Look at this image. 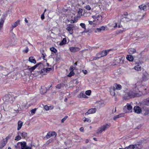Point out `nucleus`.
<instances>
[{
  "mask_svg": "<svg viewBox=\"0 0 149 149\" xmlns=\"http://www.w3.org/2000/svg\"><path fill=\"white\" fill-rule=\"evenodd\" d=\"M127 149H134L135 147L133 145H130L128 147H126Z\"/></svg>",
  "mask_w": 149,
  "mask_h": 149,
  "instance_id": "nucleus-35",
  "label": "nucleus"
},
{
  "mask_svg": "<svg viewBox=\"0 0 149 149\" xmlns=\"http://www.w3.org/2000/svg\"><path fill=\"white\" fill-rule=\"evenodd\" d=\"M69 49L71 52L73 53L78 52L80 50L79 48L77 47H70Z\"/></svg>",
  "mask_w": 149,
  "mask_h": 149,
  "instance_id": "nucleus-11",
  "label": "nucleus"
},
{
  "mask_svg": "<svg viewBox=\"0 0 149 149\" xmlns=\"http://www.w3.org/2000/svg\"><path fill=\"white\" fill-rule=\"evenodd\" d=\"M134 69L137 71H140L141 69V66L139 64L136 65L134 67Z\"/></svg>",
  "mask_w": 149,
  "mask_h": 149,
  "instance_id": "nucleus-23",
  "label": "nucleus"
},
{
  "mask_svg": "<svg viewBox=\"0 0 149 149\" xmlns=\"http://www.w3.org/2000/svg\"><path fill=\"white\" fill-rule=\"evenodd\" d=\"M56 87L59 89H61V84H58L56 86Z\"/></svg>",
  "mask_w": 149,
  "mask_h": 149,
  "instance_id": "nucleus-48",
  "label": "nucleus"
},
{
  "mask_svg": "<svg viewBox=\"0 0 149 149\" xmlns=\"http://www.w3.org/2000/svg\"><path fill=\"white\" fill-rule=\"evenodd\" d=\"M10 139V137L9 136H8L6 138H5L4 139H6L7 142L8 140V139Z\"/></svg>",
  "mask_w": 149,
  "mask_h": 149,
  "instance_id": "nucleus-61",
  "label": "nucleus"
},
{
  "mask_svg": "<svg viewBox=\"0 0 149 149\" xmlns=\"http://www.w3.org/2000/svg\"><path fill=\"white\" fill-rule=\"evenodd\" d=\"M36 108H35V109H32L31 110V113L33 114L35 113L36 112Z\"/></svg>",
  "mask_w": 149,
  "mask_h": 149,
  "instance_id": "nucleus-50",
  "label": "nucleus"
},
{
  "mask_svg": "<svg viewBox=\"0 0 149 149\" xmlns=\"http://www.w3.org/2000/svg\"><path fill=\"white\" fill-rule=\"evenodd\" d=\"M29 61L32 63L35 64L36 63V61L34 58V57L31 56L29 57Z\"/></svg>",
  "mask_w": 149,
  "mask_h": 149,
  "instance_id": "nucleus-16",
  "label": "nucleus"
},
{
  "mask_svg": "<svg viewBox=\"0 0 149 149\" xmlns=\"http://www.w3.org/2000/svg\"><path fill=\"white\" fill-rule=\"evenodd\" d=\"M101 53H100H100H98L97 54L95 58H100L101 57H101Z\"/></svg>",
  "mask_w": 149,
  "mask_h": 149,
  "instance_id": "nucleus-38",
  "label": "nucleus"
},
{
  "mask_svg": "<svg viewBox=\"0 0 149 149\" xmlns=\"http://www.w3.org/2000/svg\"><path fill=\"white\" fill-rule=\"evenodd\" d=\"M89 141V140L88 139H86L85 141L86 143H88Z\"/></svg>",
  "mask_w": 149,
  "mask_h": 149,
  "instance_id": "nucleus-59",
  "label": "nucleus"
},
{
  "mask_svg": "<svg viewBox=\"0 0 149 149\" xmlns=\"http://www.w3.org/2000/svg\"><path fill=\"white\" fill-rule=\"evenodd\" d=\"M145 104L146 105H148L149 104V97L145 100Z\"/></svg>",
  "mask_w": 149,
  "mask_h": 149,
  "instance_id": "nucleus-45",
  "label": "nucleus"
},
{
  "mask_svg": "<svg viewBox=\"0 0 149 149\" xmlns=\"http://www.w3.org/2000/svg\"><path fill=\"white\" fill-rule=\"evenodd\" d=\"M142 80L146 81L149 79V72L146 71H143L142 73Z\"/></svg>",
  "mask_w": 149,
  "mask_h": 149,
  "instance_id": "nucleus-6",
  "label": "nucleus"
},
{
  "mask_svg": "<svg viewBox=\"0 0 149 149\" xmlns=\"http://www.w3.org/2000/svg\"><path fill=\"white\" fill-rule=\"evenodd\" d=\"M74 72H70L69 74L68 75V76L69 77H71L72 76L74 75Z\"/></svg>",
  "mask_w": 149,
  "mask_h": 149,
  "instance_id": "nucleus-39",
  "label": "nucleus"
},
{
  "mask_svg": "<svg viewBox=\"0 0 149 149\" xmlns=\"http://www.w3.org/2000/svg\"><path fill=\"white\" fill-rule=\"evenodd\" d=\"M72 21L73 22V23H74V22H76L77 21V20H75L74 19V20H72Z\"/></svg>",
  "mask_w": 149,
  "mask_h": 149,
  "instance_id": "nucleus-63",
  "label": "nucleus"
},
{
  "mask_svg": "<svg viewBox=\"0 0 149 149\" xmlns=\"http://www.w3.org/2000/svg\"><path fill=\"white\" fill-rule=\"evenodd\" d=\"M14 147L17 149H32V146H27L25 141L18 142L17 145H15Z\"/></svg>",
  "mask_w": 149,
  "mask_h": 149,
  "instance_id": "nucleus-1",
  "label": "nucleus"
},
{
  "mask_svg": "<svg viewBox=\"0 0 149 149\" xmlns=\"http://www.w3.org/2000/svg\"><path fill=\"white\" fill-rule=\"evenodd\" d=\"M78 97L79 98H87L85 94L83 93H81L78 95Z\"/></svg>",
  "mask_w": 149,
  "mask_h": 149,
  "instance_id": "nucleus-18",
  "label": "nucleus"
},
{
  "mask_svg": "<svg viewBox=\"0 0 149 149\" xmlns=\"http://www.w3.org/2000/svg\"><path fill=\"white\" fill-rule=\"evenodd\" d=\"M21 139V137L20 136H17L15 137V140L18 141Z\"/></svg>",
  "mask_w": 149,
  "mask_h": 149,
  "instance_id": "nucleus-46",
  "label": "nucleus"
},
{
  "mask_svg": "<svg viewBox=\"0 0 149 149\" xmlns=\"http://www.w3.org/2000/svg\"><path fill=\"white\" fill-rule=\"evenodd\" d=\"M110 127V124H106L100 127L97 131V134L101 133L103 131L106 130Z\"/></svg>",
  "mask_w": 149,
  "mask_h": 149,
  "instance_id": "nucleus-3",
  "label": "nucleus"
},
{
  "mask_svg": "<svg viewBox=\"0 0 149 149\" xmlns=\"http://www.w3.org/2000/svg\"><path fill=\"white\" fill-rule=\"evenodd\" d=\"M29 51V48L27 47H26L25 49L23 50V52L26 53H27Z\"/></svg>",
  "mask_w": 149,
  "mask_h": 149,
  "instance_id": "nucleus-47",
  "label": "nucleus"
},
{
  "mask_svg": "<svg viewBox=\"0 0 149 149\" xmlns=\"http://www.w3.org/2000/svg\"><path fill=\"white\" fill-rule=\"evenodd\" d=\"M139 7L141 10H144L147 7L146 5L143 4L140 5Z\"/></svg>",
  "mask_w": 149,
  "mask_h": 149,
  "instance_id": "nucleus-22",
  "label": "nucleus"
},
{
  "mask_svg": "<svg viewBox=\"0 0 149 149\" xmlns=\"http://www.w3.org/2000/svg\"><path fill=\"white\" fill-rule=\"evenodd\" d=\"M74 67L72 66H71L69 68V70L70 72H73V71L74 70Z\"/></svg>",
  "mask_w": 149,
  "mask_h": 149,
  "instance_id": "nucleus-44",
  "label": "nucleus"
},
{
  "mask_svg": "<svg viewBox=\"0 0 149 149\" xmlns=\"http://www.w3.org/2000/svg\"><path fill=\"white\" fill-rule=\"evenodd\" d=\"M53 109V107L52 106H49V109Z\"/></svg>",
  "mask_w": 149,
  "mask_h": 149,
  "instance_id": "nucleus-62",
  "label": "nucleus"
},
{
  "mask_svg": "<svg viewBox=\"0 0 149 149\" xmlns=\"http://www.w3.org/2000/svg\"><path fill=\"white\" fill-rule=\"evenodd\" d=\"M80 130L81 132H83L84 131V128L83 127H81L80 128Z\"/></svg>",
  "mask_w": 149,
  "mask_h": 149,
  "instance_id": "nucleus-58",
  "label": "nucleus"
},
{
  "mask_svg": "<svg viewBox=\"0 0 149 149\" xmlns=\"http://www.w3.org/2000/svg\"><path fill=\"white\" fill-rule=\"evenodd\" d=\"M117 27H118L119 28H120L122 27V26L120 24H118V25H117Z\"/></svg>",
  "mask_w": 149,
  "mask_h": 149,
  "instance_id": "nucleus-57",
  "label": "nucleus"
},
{
  "mask_svg": "<svg viewBox=\"0 0 149 149\" xmlns=\"http://www.w3.org/2000/svg\"><path fill=\"white\" fill-rule=\"evenodd\" d=\"M40 92L42 94H44V93L46 92V90L45 88H41L40 89Z\"/></svg>",
  "mask_w": 149,
  "mask_h": 149,
  "instance_id": "nucleus-30",
  "label": "nucleus"
},
{
  "mask_svg": "<svg viewBox=\"0 0 149 149\" xmlns=\"http://www.w3.org/2000/svg\"><path fill=\"white\" fill-rule=\"evenodd\" d=\"M115 88H112L110 89V93L111 95L112 96H114L115 95Z\"/></svg>",
  "mask_w": 149,
  "mask_h": 149,
  "instance_id": "nucleus-26",
  "label": "nucleus"
},
{
  "mask_svg": "<svg viewBox=\"0 0 149 149\" xmlns=\"http://www.w3.org/2000/svg\"><path fill=\"white\" fill-rule=\"evenodd\" d=\"M128 52L129 53L132 54L136 52V51L134 48H130L128 49Z\"/></svg>",
  "mask_w": 149,
  "mask_h": 149,
  "instance_id": "nucleus-24",
  "label": "nucleus"
},
{
  "mask_svg": "<svg viewBox=\"0 0 149 149\" xmlns=\"http://www.w3.org/2000/svg\"><path fill=\"white\" fill-rule=\"evenodd\" d=\"M20 21L19 20H17L14 23L12 24V28L13 29L14 28L16 27L17 25V24H19Z\"/></svg>",
  "mask_w": 149,
  "mask_h": 149,
  "instance_id": "nucleus-25",
  "label": "nucleus"
},
{
  "mask_svg": "<svg viewBox=\"0 0 149 149\" xmlns=\"http://www.w3.org/2000/svg\"><path fill=\"white\" fill-rule=\"evenodd\" d=\"M3 100L4 102L7 104L13 102V97L10 96L8 95H5L3 98Z\"/></svg>",
  "mask_w": 149,
  "mask_h": 149,
  "instance_id": "nucleus-4",
  "label": "nucleus"
},
{
  "mask_svg": "<svg viewBox=\"0 0 149 149\" xmlns=\"http://www.w3.org/2000/svg\"><path fill=\"white\" fill-rule=\"evenodd\" d=\"M125 107L126 108H127L128 110L130 111V112H132V107L130 104L127 103Z\"/></svg>",
  "mask_w": 149,
  "mask_h": 149,
  "instance_id": "nucleus-17",
  "label": "nucleus"
},
{
  "mask_svg": "<svg viewBox=\"0 0 149 149\" xmlns=\"http://www.w3.org/2000/svg\"><path fill=\"white\" fill-rule=\"evenodd\" d=\"M23 125V122L21 121H19L18 122V127L17 128V130H20Z\"/></svg>",
  "mask_w": 149,
  "mask_h": 149,
  "instance_id": "nucleus-20",
  "label": "nucleus"
},
{
  "mask_svg": "<svg viewBox=\"0 0 149 149\" xmlns=\"http://www.w3.org/2000/svg\"><path fill=\"white\" fill-rule=\"evenodd\" d=\"M20 133L21 136L24 138H25L27 136V133L24 132H23L22 133Z\"/></svg>",
  "mask_w": 149,
  "mask_h": 149,
  "instance_id": "nucleus-34",
  "label": "nucleus"
},
{
  "mask_svg": "<svg viewBox=\"0 0 149 149\" xmlns=\"http://www.w3.org/2000/svg\"><path fill=\"white\" fill-rule=\"evenodd\" d=\"M85 8L86 9L88 10H90L91 9V8L89 5H87L85 7Z\"/></svg>",
  "mask_w": 149,
  "mask_h": 149,
  "instance_id": "nucleus-49",
  "label": "nucleus"
},
{
  "mask_svg": "<svg viewBox=\"0 0 149 149\" xmlns=\"http://www.w3.org/2000/svg\"><path fill=\"white\" fill-rule=\"evenodd\" d=\"M126 30V29L123 28V30H120L119 31V33H122L123 31H125Z\"/></svg>",
  "mask_w": 149,
  "mask_h": 149,
  "instance_id": "nucleus-52",
  "label": "nucleus"
},
{
  "mask_svg": "<svg viewBox=\"0 0 149 149\" xmlns=\"http://www.w3.org/2000/svg\"><path fill=\"white\" fill-rule=\"evenodd\" d=\"M25 21L26 23L28 22V20L26 18H25Z\"/></svg>",
  "mask_w": 149,
  "mask_h": 149,
  "instance_id": "nucleus-64",
  "label": "nucleus"
},
{
  "mask_svg": "<svg viewBox=\"0 0 149 149\" xmlns=\"http://www.w3.org/2000/svg\"><path fill=\"white\" fill-rule=\"evenodd\" d=\"M134 111L137 113H139L141 111V109L139 106L135 107H134Z\"/></svg>",
  "mask_w": 149,
  "mask_h": 149,
  "instance_id": "nucleus-14",
  "label": "nucleus"
},
{
  "mask_svg": "<svg viewBox=\"0 0 149 149\" xmlns=\"http://www.w3.org/2000/svg\"><path fill=\"white\" fill-rule=\"evenodd\" d=\"M85 119L84 120V122L86 121L88 123H90L91 121V120L89 118H84Z\"/></svg>",
  "mask_w": 149,
  "mask_h": 149,
  "instance_id": "nucleus-41",
  "label": "nucleus"
},
{
  "mask_svg": "<svg viewBox=\"0 0 149 149\" xmlns=\"http://www.w3.org/2000/svg\"><path fill=\"white\" fill-rule=\"evenodd\" d=\"M83 12V10L81 8H79L78 11V15L77 16L78 17H80L82 15V13Z\"/></svg>",
  "mask_w": 149,
  "mask_h": 149,
  "instance_id": "nucleus-28",
  "label": "nucleus"
},
{
  "mask_svg": "<svg viewBox=\"0 0 149 149\" xmlns=\"http://www.w3.org/2000/svg\"><path fill=\"white\" fill-rule=\"evenodd\" d=\"M44 108L46 111H48L49 110V107L47 105H45L44 107Z\"/></svg>",
  "mask_w": 149,
  "mask_h": 149,
  "instance_id": "nucleus-51",
  "label": "nucleus"
},
{
  "mask_svg": "<svg viewBox=\"0 0 149 149\" xmlns=\"http://www.w3.org/2000/svg\"><path fill=\"white\" fill-rule=\"evenodd\" d=\"M7 140L6 139H3L0 143V148H2L6 145L7 143Z\"/></svg>",
  "mask_w": 149,
  "mask_h": 149,
  "instance_id": "nucleus-12",
  "label": "nucleus"
},
{
  "mask_svg": "<svg viewBox=\"0 0 149 149\" xmlns=\"http://www.w3.org/2000/svg\"><path fill=\"white\" fill-rule=\"evenodd\" d=\"M96 109L95 108H91L89 109L88 111L85 113V115H87L89 114L95 113L96 111Z\"/></svg>",
  "mask_w": 149,
  "mask_h": 149,
  "instance_id": "nucleus-10",
  "label": "nucleus"
},
{
  "mask_svg": "<svg viewBox=\"0 0 149 149\" xmlns=\"http://www.w3.org/2000/svg\"><path fill=\"white\" fill-rule=\"evenodd\" d=\"M142 93L140 91H136L134 90L130 91L128 93L129 96L131 98L139 97L142 95Z\"/></svg>",
  "mask_w": 149,
  "mask_h": 149,
  "instance_id": "nucleus-2",
  "label": "nucleus"
},
{
  "mask_svg": "<svg viewBox=\"0 0 149 149\" xmlns=\"http://www.w3.org/2000/svg\"><path fill=\"white\" fill-rule=\"evenodd\" d=\"M123 116V114H119V115L116 116L113 118V120H115L119 118L122 117Z\"/></svg>",
  "mask_w": 149,
  "mask_h": 149,
  "instance_id": "nucleus-33",
  "label": "nucleus"
},
{
  "mask_svg": "<svg viewBox=\"0 0 149 149\" xmlns=\"http://www.w3.org/2000/svg\"><path fill=\"white\" fill-rule=\"evenodd\" d=\"M66 42V38H64L63 40L60 43L59 45H63L65 44Z\"/></svg>",
  "mask_w": 149,
  "mask_h": 149,
  "instance_id": "nucleus-31",
  "label": "nucleus"
},
{
  "mask_svg": "<svg viewBox=\"0 0 149 149\" xmlns=\"http://www.w3.org/2000/svg\"><path fill=\"white\" fill-rule=\"evenodd\" d=\"M111 50V49H108L106 50L105 51H103L102 52H100L101 53V57H103L104 56H106L108 53Z\"/></svg>",
  "mask_w": 149,
  "mask_h": 149,
  "instance_id": "nucleus-13",
  "label": "nucleus"
},
{
  "mask_svg": "<svg viewBox=\"0 0 149 149\" xmlns=\"http://www.w3.org/2000/svg\"><path fill=\"white\" fill-rule=\"evenodd\" d=\"M57 135L56 133L55 132H48L47 135L45 136V138L47 139H48L50 138L51 137L53 136H56Z\"/></svg>",
  "mask_w": 149,
  "mask_h": 149,
  "instance_id": "nucleus-8",
  "label": "nucleus"
},
{
  "mask_svg": "<svg viewBox=\"0 0 149 149\" xmlns=\"http://www.w3.org/2000/svg\"><path fill=\"white\" fill-rule=\"evenodd\" d=\"M73 27H74L72 25H67L66 29L68 31L70 34H72L73 32Z\"/></svg>",
  "mask_w": 149,
  "mask_h": 149,
  "instance_id": "nucleus-9",
  "label": "nucleus"
},
{
  "mask_svg": "<svg viewBox=\"0 0 149 149\" xmlns=\"http://www.w3.org/2000/svg\"><path fill=\"white\" fill-rule=\"evenodd\" d=\"M94 22L91 21H88L89 24L91 25H92Z\"/></svg>",
  "mask_w": 149,
  "mask_h": 149,
  "instance_id": "nucleus-56",
  "label": "nucleus"
},
{
  "mask_svg": "<svg viewBox=\"0 0 149 149\" xmlns=\"http://www.w3.org/2000/svg\"><path fill=\"white\" fill-rule=\"evenodd\" d=\"M68 116H65L64 118H63L61 120V122L62 123H63L68 118Z\"/></svg>",
  "mask_w": 149,
  "mask_h": 149,
  "instance_id": "nucleus-42",
  "label": "nucleus"
},
{
  "mask_svg": "<svg viewBox=\"0 0 149 149\" xmlns=\"http://www.w3.org/2000/svg\"><path fill=\"white\" fill-rule=\"evenodd\" d=\"M115 86L116 89L117 90H120L122 88V86L121 85L118 84H116L115 85Z\"/></svg>",
  "mask_w": 149,
  "mask_h": 149,
  "instance_id": "nucleus-29",
  "label": "nucleus"
},
{
  "mask_svg": "<svg viewBox=\"0 0 149 149\" xmlns=\"http://www.w3.org/2000/svg\"><path fill=\"white\" fill-rule=\"evenodd\" d=\"M126 58L128 60L130 61H132L134 59L132 56L130 55H127L126 56Z\"/></svg>",
  "mask_w": 149,
  "mask_h": 149,
  "instance_id": "nucleus-21",
  "label": "nucleus"
},
{
  "mask_svg": "<svg viewBox=\"0 0 149 149\" xmlns=\"http://www.w3.org/2000/svg\"><path fill=\"white\" fill-rule=\"evenodd\" d=\"M41 19L42 20H43L45 18V16H44V13H43V14H42L41 15Z\"/></svg>",
  "mask_w": 149,
  "mask_h": 149,
  "instance_id": "nucleus-53",
  "label": "nucleus"
},
{
  "mask_svg": "<svg viewBox=\"0 0 149 149\" xmlns=\"http://www.w3.org/2000/svg\"><path fill=\"white\" fill-rule=\"evenodd\" d=\"M91 91L90 90H89L85 92V94L88 95H90L91 94Z\"/></svg>",
  "mask_w": 149,
  "mask_h": 149,
  "instance_id": "nucleus-40",
  "label": "nucleus"
},
{
  "mask_svg": "<svg viewBox=\"0 0 149 149\" xmlns=\"http://www.w3.org/2000/svg\"><path fill=\"white\" fill-rule=\"evenodd\" d=\"M50 50L54 53H56L57 52L56 49L55 48L53 47L50 48Z\"/></svg>",
  "mask_w": 149,
  "mask_h": 149,
  "instance_id": "nucleus-37",
  "label": "nucleus"
},
{
  "mask_svg": "<svg viewBox=\"0 0 149 149\" xmlns=\"http://www.w3.org/2000/svg\"><path fill=\"white\" fill-rule=\"evenodd\" d=\"M4 22V18H1V19H0V31L1 30L3 26Z\"/></svg>",
  "mask_w": 149,
  "mask_h": 149,
  "instance_id": "nucleus-19",
  "label": "nucleus"
},
{
  "mask_svg": "<svg viewBox=\"0 0 149 149\" xmlns=\"http://www.w3.org/2000/svg\"><path fill=\"white\" fill-rule=\"evenodd\" d=\"M17 107L15 108V110L16 111H19L21 110V108L20 107V105L19 104H17L16 106Z\"/></svg>",
  "mask_w": 149,
  "mask_h": 149,
  "instance_id": "nucleus-27",
  "label": "nucleus"
},
{
  "mask_svg": "<svg viewBox=\"0 0 149 149\" xmlns=\"http://www.w3.org/2000/svg\"><path fill=\"white\" fill-rule=\"evenodd\" d=\"M92 17L95 19L93 22L96 24L102 21V17L101 15H96L93 16Z\"/></svg>",
  "mask_w": 149,
  "mask_h": 149,
  "instance_id": "nucleus-5",
  "label": "nucleus"
},
{
  "mask_svg": "<svg viewBox=\"0 0 149 149\" xmlns=\"http://www.w3.org/2000/svg\"><path fill=\"white\" fill-rule=\"evenodd\" d=\"M51 70L50 68H46L45 69L46 72H48L50 71Z\"/></svg>",
  "mask_w": 149,
  "mask_h": 149,
  "instance_id": "nucleus-54",
  "label": "nucleus"
},
{
  "mask_svg": "<svg viewBox=\"0 0 149 149\" xmlns=\"http://www.w3.org/2000/svg\"><path fill=\"white\" fill-rule=\"evenodd\" d=\"M121 19H125L126 21H128L129 20V19L126 16V15H122L121 17Z\"/></svg>",
  "mask_w": 149,
  "mask_h": 149,
  "instance_id": "nucleus-36",
  "label": "nucleus"
},
{
  "mask_svg": "<svg viewBox=\"0 0 149 149\" xmlns=\"http://www.w3.org/2000/svg\"><path fill=\"white\" fill-rule=\"evenodd\" d=\"M110 26L111 27H113L115 28L117 27V24L116 23L113 22V23L111 24V25H110Z\"/></svg>",
  "mask_w": 149,
  "mask_h": 149,
  "instance_id": "nucleus-32",
  "label": "nucleus"
},
{
  "mask_svg": "<svg viewBox=\"0 0 149 149\" xmlns=\"http://www.w3.org/2000/svg\"><path fill=\"white\" fill-rule=\"evenodd\" d=\"M80 25L83 28H84V29H86V25L84 24L81 23L80 24Z\"/></svg>",
  "mask_w": 149,
  "mask_h": 149,
  "instance_id": "nucleus-43",
  "label": "nucleus"
},
{
  "mask_svg": "<svg viewBox=\"0 0 149 149\" xmlns=\"http://www.w3.org/2000/svg\"><path fill=\"white\" fill-rule=\"evenodd\" d=\"M41 63H39L37 64L36 65L34 66L31 67L28 69L30 71V72H31L33 71L35 69L38 67V66L40 64H41Z\"/></svg>",
  "mask_w": 149,
  "mask_h": 149,
  "instance_id": "nucleus-15",
  "label": "nucleus"
},
{
  "mask_svg": "<svg viewBox=\"0 0 149 149\" xmlns=\"http://www.w3.org/2000/svg\"><path fill=\"white\" fill-rule=\"evenodd\" d=\"M99 48L98 47H96V46H94V47H93L91 49H97V48Z\"/></svg>",
  "mask_w": 149,
  "mask_h": 149,
  "instance_id": "nucleus-60",
  "label": "nucleus"
},
{
  "mask_svg": "<svg viewBox=\"0 0 149 149\" xmlns=\"http://www.w3.org/2000/svg\"><path fill=\"white\" fill-rule=\"evenodd\" d=\"M106 27L104 26H102L99 28H96L94 30V32L95 33L101 32L102 31L105 30Z\"/></svg>",
  "mask_w": 149,
  "mask_h": 149,
  "instance_id": "nucleus-7",
  "label": "nucleus"
},
{
  "mask_svg": "<svg viewBox=\"0 0 149 149\" xmlns=\"http://www.w3.org/2000/svg\"><path fill=\"white\" fill-rule=\"evenodd\" d=\"M82 72L84 73V74H86L87 73V70H82Z\"/></svg>",
  "mask_w": 149,
  "mask_h": 149,
  "instance_id": "nucleus-55",
  "label": "nucleus"
}]
</instances>
